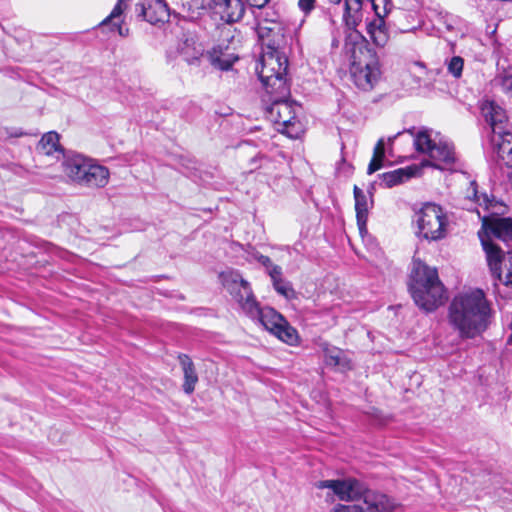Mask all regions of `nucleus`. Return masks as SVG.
<instances>
[{
	"label": "nucleus",
	"mask_w": 512,
	"mask_h": 512,
	"mask_svg": "<svg viewBox=\"0 0 512 512\" xmlns=\"http://www.w3.org/2000/svg\"><path fill=\"white\" fill-rule=\"evenodd\" d=\"M417 171V168L407 167V168H399L387 173H383L380 175L381 183L380 185H383L386 188H391L395 185H398L402 183L403 181L411 178L415 172Z\"/></svg>",
	"instance_id": "b1692460"
},
{
	"label": "nucleus",
	"mask_w": 512,
	"mask_h": 512,
	"mask_svg": "<svg viewBox=\"0 0 512 512\" xmlns=\"http://www.w3.org/2000/svg\"><path fill=\"white\" fill-rule=\"evenodd\" d=\"M464 67V59L460 56H453L447 62L448 72L455 78H460Z\"/></svg>",
	"instance_id": "c85d7f7f"
},
{
	"label": "nucleus",
	"mask_w": 512,
	"mask_h": 512,
	"mask_svg": "<svg viewBox=\"0 0 512 512\" xmlns=\"http://www.w3.org/2000/svg\"><path fill=\"white\" fill-rule=\"evenodd\" d=\"M92 159L80 154H68L63 157L62 167L65 175L73 182L81 184L82 175L87 171Z\"/></svg>",
	"instance_id": "2eb2a0df"
},
{
	"label": "nucleus",
	"mask_w": 512,
	"mask_h": 512,
	"mask_svg": "<svg viewBox=\"0 0 512 512\" xmlns=\"http://www.w3.org/2000/svg\"><path fill=\"white\" fill-rule=\"evenodd\" d=\"M206 58L212 66L220 70H229L238 57L229 53L227 49L223 50L221 47H214L207 52Z\"/></svg>",
	"instance_id": "412c9836"
},
{
	"label": "nucleus",
	"mask_w": 512,
	"mask_h": 512,
	"mask_svg": "<svg viewBox=\"0 0 512 512\" xmlns=\"http://www.w3.org/2000/svg\"><path fill=\"white\" fill-rule=\"evenodd\" d=\"M396 502L381 492L367 491L361 503L356 504V512H396Z\"/></svg>",
	"instance_id": "ddd939ff"
},
{
	"label": "nucleus",
	"mask_w": 512,
	"mask_h": 512,
	"mask_svg": "<svg viewBox=\"0 0 512 512\" xmlns=\"http://www.w3.org/2000/svg\"><path fill=\"white\" fill-rule=\"evenodd\" d=\"M267 273L271 277L272 282L277 281L278 279L282 278V268L278 265L273 264L268 270Z\"/></svg>",
	"instance_id": "72a5a7b5"
},
{
	"label": "nucleus",
	"mask_w": 512,
	"mask_h": 512,
	"mask_svg": "<svg viewBox=\"0 0 512 512\" xmlns=\"http://www.w3.org/2000/svg\"><path fill=\"white\" fill-rule=\"evenodd\" d=\"M314 487L319 490L327 489V496H336L340 501H357L364 498V494L369 491L363 484L355 478L329 479L314 483Z\"/></svg>",
	"instance_id": "1a4fd4ad"
},
{
	"label": "nucleus",
	"mask_w": 512,
	"mask_h": 512,
	"mask_svg": "<svg viewBox=\"0 0 512 512\" xmlns=\"http://www.w3.org/2000/svg\"><path fill=\"white\" fill-rule=\"evenodd\" d=\"M109 170L100 164H97L92 160L88 166L85 174L82 175V182L80 185L88 187H104L109 181Z\"/></svg>",
	"instance_id": "a211bd4d"
},
{
	"label": "nucleus",
	"mask_w": 512,
	"mask_h": 512,
	"mask_svg": "<svg viewBox=\"0 0 512 512\" xmlns=\"http://www.w3.org/2000/svg\"><path fill=\"white\" fill-rule=\"evenodd\" d=\"M204 46L199 42L197 36L192 34L185 35L179 46V53L189 65H197L204 57Z\"/></svg>",
	"instance_id": "dca6fc26"
},
{
	"label": "nucleus",
	"mask_w": 512,
	"mask_h": 512,
	"mask_svg": "<svg viewBox=\"0 0 512 512\" xmlns=\"http://www.w3.org/2000/svg\"><path fill=\"white\" fill-rule=\"evenodd\" d=\"M491 309L481 289L456 295L448 308V323L461 339L481 335L489 324Z\"/></svg>",
	"instance_id": "f03ea898"
},
{
	"label": "nucleus",
	"mask_w": 512,
	"mask_h": 512,
	"mask_svg": "<svg viewBox=\"0 0 512 512\" xmlns=\"http://www.w3.org/2000/svg\"><path fill=\"white\" fill-rule=\"evenodd\" d=\"M210 10L226 24L239 22L245 13L242 0H210Z\"/></svg>",
	"instance_id": "f8f14e48"
},
{
	"label": "nucleus",
	"mask_w": 512,
	"mask_h": 512,
	"mask_svg": "<svg viewBox=\"0 0 512 512\" xmlns=\"http://www.w3.org/2000/svg\"><path fill=\"white\" fill-rule=\"evenodd\" d=\"M257 260L259 263H261L266 271L271 267L273 266V262L271 261V259L268 257V256H265V255H260L257 257Z\"/></svg>",
	"instance_id": "e433bc0d"
},
{
	"label": "nucleus",
	"mask_w": 512,
	"mask_h": 512,
	"mask_svg": "<svg viewBox=\"0 0 512 512\" xmlns=\"http://www.w3.org/2000/svg\"><path fill=\"white\" fill-rule=\"evenodd\" d=\"M329 363L334 365H340L341 364V352H337L335 355L329 356Z\"/></svg>",
	"instance_id": "ea45409f"
},
{
	"label": "nucleus",
	"mask_w": 512,
	"mask_h": 512,
	"mask_svg": "<svg viewBox=\"0 0 512 512\" xmlns=\"http://www.w3.org/2000/svg\"><path fill=\"white\" fill-rule=\"evenodd\" d=\"M418 234L426 240L438 241L446 237L448 218L442 207L425 203L416 214Z\"/></svg>",
	"instance_id": "423d86ee"
},
{
	"label": "nucleus",
	"mask_w": 512,
	"mask_h": 512,
	"mask_svg": "<svg viewBox=\"0 0 512 512\" xmlns=\"http://www.w3.org/2000/svg\"><path fill=\"white\" fill-rule=\"evenodd\" d=\"M219 277L223 287L245 315H254L257 313L258 302L254 296L251 285L238 271L227 270L222 272Z\"/></svg>",
	"instance_id": "0eeeda50"
},
{
	"label": "nucleus",
	"mask_w": 512,
	"mask_h": 512,
	"mask_svg": "<svg viewBox=\"0 0 512 512\" xmlns=\"http://www.w3.org/2000/svg\"><path fill=\"white\" fill-rule=\"evenodd\" d=\"M499 83L506 92H512V71L505 72L499 77Z\"/></svg>",
	"instance_id": "473e14b6"
},
{
	"label": "nucleus",
	"mask_w": 512,
	"mask_h": 512,
	"mask_svg": "<svg viewBox=\"0 0 512 512\" xmlns=\"http://www.w3.org/2000/svg\"><path fill=\"white\" fill-rule=\"evenodd\" d=\"M250 7L261 9L263 8L270 0H246Z\"/></svg>",
	"instance_id": "4c0bfd02"
},
{
	"label": "nucleus",
	"mask_w": 512,
	"mask_h": 512,
	"mask_svg": "<svg viewBox=\"0 0 512 512\" xmlns=\"http://www.w3.org/2000/svg\"><path fill=\"white\" fill-rule=\"evenodd\" d=\"M385 155L384 140L379 139L374 147L373 157L368 165L367 173L369 175L378 171L383 165Z\"/></svg>",
	"instance_id": "a878e982"
},
{
	"label": "nucleus",
	"mask_w": 512,
	"mask_h": 512,
	"mask_svg": "<svg viewBox=\"0 0 512 512\" xmlns=\"http://www.w3.org/2000/svg\"><path fill=\"white\" fill-rule=\"evenodd\" d=\"M413 29H404L403 31L404 32H409V31H412Z\"/></svg>",
	"instance_id": "37998d69"
},
{
	"label": "nucleus",
	"mask_w": 512,
	"mask_h": 512,
	"mask_svg": "<svg viewBox=\"0 0 512 512\" xmlns=\"http://www.w3.org/2000/svg\"><path fill=\"white\" fill-rule=\"evenodd\" d=\"M38 153L46 156L56 155V158L60 156L64 157L65 154L59 144L58 133L51 131L44 134L37 145Z\"/></svg>",
	"instance_id": "4be33fe9"
},
{
	"label": "nucleus",
	"mask_w": 512,
	"mask_h": 512,
	"mask_svg": "<svg viewBox=\"0 0 512 512\" xmlns=\"http://www.w3.org/2000/svg\"><path fill=\"white\" fill-rule=\"evenodd\" d=\"M315 0H299L298 6L305 14L309 13L314 8Z\"/></svg>",
	"instance_id": "f704fd0d"
},
{
	"label": "nucleus",
	"mask_w": 512,
	"mask_h": 512,
	"mask_svg": "<svg viewBox=\"0 0 512 512\" xmlns=\"http://www.w3.org/2000/svg\"><path fill=\"white\" fill-rule=\"evenodd\" d=\"M465 197L480 206H484L486 209L489 207L490 200L486 194H478L476 181H470Z\"/></svg>",
	"instance_id": "bb28decb"
},
{
	"label": "nucleus",
	"mask_w": 512,
	"mask_h": 512,
	"mask_svg": "<svg viewBox=\"0 0 512 512\" xmlns=\"http://www.w3.org/2000/svg\"><path fill=\"white\" fill-rule=\"evenodd\" d=\"M377 1L378 0H371V3L375 14L381 18L382 16ZM380 1L384 2V0ZM362 2L363 0H345L343 19L349 29H355L362 20Z\"/></svg>",
	"instance_id": "f3484780"
},
{
	"label": "nucleus",
	"mask_w": 512,
	"mask_h": 512,
	"mask_svg": "<svg viewBox=\"0 0 512 512\" xmlns=\"http://www.w3.org/2000/svg\"><path fill=\"white\" fill-rule=\"evenodd\" d=\"M409 290L416 305L426 311L435 310L445 299L444 286L437 270L416 259L413 261Z\"/></svg>",
	"instance_id": "7ed1b4c3"
},
{
	"label": "nucleus",
	"mask_w": 512,
	"mask_h": 512,
	"mask_svg": "<svg viewBox=\"0 0 512 512\" xmlns=\"http://www.w3.org/2000/svg\"><path fill=\"white\" fill-rule=\"evenodd\" d=\"M380 75V65L375 58H371L364 65L361 63L353 64L351 69V76L355 85L363 91L372 90L379 81Z\"/></svg>",
	"instance_id": "9b49d317"
},
{
	"label": "nucleus",
	"mask_w": 512,
	"mask_h": 512,
	"mask_svg": "<svg viewBox=\"0 0 512 512\" xmlns=\"http://www.w3.org/2000/svg\"><path fill=\"white\" fill-rule=\"evenodd\" d=\"M368 31L375 45L379 47L385 46L388 41V35L381 27L370 25Z\"/></svg>",
	"instance_id": "c756f323"
},
{
	"label": "nucleus",
	"mask_w": 512,
	"mask_h": 512,
	"mask_svg": "<svg viewBox=\"0 0 512 512\" xmlns=\"http://www.w3.org/2000/svg\"><path fill=\"white\" fill-rule=\"evenodd\" d=\"M136 11L153 25L165 23L170 17L168 5L164 0H143L136 4Z\"/></svg>",
	"instance_id": "4468645a"
},
{
	"label": "nucleus",
	"mask_w": 512,
	"mask_h": 512,
	"mask_svg": "<svg viewBox=\"0 0 512 512\" xmlns=\"http://www.w3.org/2000/svg\"><path fill=\"white\" fill-rule=\"evenodd\" d=\"M330 3L339 4L341 0H328Z\"/></svg>",
	"instance_id": "a19ab883"
},
{
	"label": "nucleus",
	"mask_w": 512,
	"mask_h": 512,
	"mask_svg": "<svg viewBox=\"0 0 512 512\" xmlns=\"http://www.w3.org/2000/svg\"><path fill=\"white\" fill-rule=\"evenodd\" d=\"M23 135H24V133H23V132H17V133H15V136H16V137H20V136H23Z\"/></svg>",
	"instance_id": "79ce46f5"
},
{
	"label": "nucleus",
	"mask_w": 512,
	"mask_h": 512,
	"mask_svg": "<svg viewBox=\"0 0 512 512\" xmlns=\"http://www.w3.org/2000/svg\"><path fill=\"white\" fill-rule=\"evenodd\" d=\"M183 9L192 20L198 19L207 9L210 10V0H184Z\"/></svg>",
	"instance_id": "393cba45"
},
{
	"label": "nucleus",
	"mask_w": 512,
	"mask_h": 512,
	"mask_svg": "<svg viewBox=\"0 0 512 512\" xmlns=\"http://www.w3.org/2000/svg\"><path fill=\"white\" fill-rule=\"evenodd\" d=\"M486 260L492 275L500 280L502 275L501 265L504 261L506 268V284L512 286V253L504 257L502 249L495 244L488 236L479 234Z\"/></svg>",
	"instance_id": "9d476101"
},
{
	"label": "nucleus",
	"mask_w": 512,
	"mask_h": 512,
	"mask_svg": "<svg viewBox=\"0 0 512 512\" xmlns=\"http://www.w3.org/2000/svg\"><path fill=\"white\" fill-rule=\"evenodd\" d=\"M179 363L183 371V391L190 395L194 392L196 384L198 383V375L195 369V365L191 358L186 354H179Z\"/></svg>",
	"instance_id": "6ab92c4d"
},
{
	"label": "nucleus",
	"mask_w": 512,
	"mask_h": 512,
	"mask_svg": "<svg viewBox=\"0 0 512 512\" xmlns=\"http://www.w3.org/2000/svg\"><path fill=\"white\" fill-rule=\"evenodd\" d=\"M481 114L494 134L493 141L498 145L499 155L512 163V134L505 131V110L495 102L486 100L481 104Z\"/></svg>",
	"instance_id": "39448f33"
},
{
	"label": "nucleus",
	"mask_w": 512,
	"mask_h": 512,
	"mask_svg": "<svg viewBox=\"0 0 512 512\" xmlns=\"http://www.w3.org/2000/svg\"><path fill=\"white\" fill-rule=\"evenodd\" d=\"M113 27L117 29V32H118V34H119L120 36H122V37H126V36H128V34H129V29H128V28H123V27L121 26V23H117V22H115V23H113Z\"/></svg>",
	"instance_id": "58836bf2"
},
{
	"label": "nucleus",
	"mask_w": 512,
	"mask_h": 512,
	"mask_svg": "<svg viewBox=\"0 0 512 512\" xmlns=\"http://www.w3.org/2000/svg\"><path fill=\"white\" fill-rule=\"evenodd\" d=\"M274 289L280 294L283 295L286 298H289L291 295H293L294 291L292 289V286L289 282L285 281L284 279H278L277 281L272 282Z\"/></svg>",
	"instance_id": "2f4dec72"
},
{
	"label": "nucleus",
	"mask_w": 512,
	"mask_h": 512,
	"mask_svg": "<svg viewBox=\"0 0 512 512\" xmlns=\"http://www.w3.org/2000/svg\"><path fill=\"white\" fill-rule=\"evenodd\" d=\"M288 59L279 49L267 45L264 49L259 66L256 70L266 92L270 94V106L266 109V116L272 122L282 125V133L294 137L293 127L297 123L296 108L298 106L286 100L289 87L286 82Z\"/></svg>",
	"instance_id": "f257e3e1"
},
{
	"label": "nucleus",
	"mask_w": 512,
	"mask_h": 512,
	"mask_svg": "<svg viewBox=\"0 0 512 512\" xmlns=\"http://www.w3.org/2000/svg\"><path fill=\"white\" fill-rule=\"evenodd\" d=\"M247 316L253 320H258L267 331L277 336L281 341L289 345L297 343L298 333L296 329L275 309L270 307L260 308L259 303H257V313Z\"/></svg>",
	"instance_id": "6e6552de"
},
{
	"label": "nucleus",
	"mask_w": 512,
	"mask_h": 512,
	"mask_svg": "<svg viewBox=\"0 0 512 512\" xmlns=\"http://www.w3.org/2000/svg\"><path fill=\"white\" fill-rule=\"evenodd\" d=\"M331 512H356V504H338L331 510Z\"/></svg>",
	"instance_id": "c9c22d12"
},
{
	"label": "nucleus",
	"mask_w": 512,
	"mask_h": 512,
	"mask_svg": "<svg viewBox=\"0 0 512 512\" xmlns=\"http://www.w3.org/2000/svg\"><path fill=\"white\" fill-rule=\"evenodd\" d=\"M413 136L414 147L417 152L427 154L435 163L431 166L442 169L440 163L445 166H451L456 160L454 146L452 143L443 139L432 138L431 132L427 129H421L414 133L408 130Z\"/></svg>",
	"instance_id": "20e7f679"
},
{
	"label": "nucleus",
	"mask_w": 512,
	"mask_h": 512,
	"mask_svg": "<svg viewBox=\"0 0 512 512\" xmlns=\"http://www.w3.org/2000/svg\"><path fill=\"white\" fill-rule=\"evenodd\" d=\"M491 232L493 236L502 241L508 248L507 254L512 253V219L500 218L491 223Z\"/></svg>",
	"instance_id": "aec40b11"
},
{
	"label": "nucleus",
	"mask_w": 512,
	"mask_h": 512,
	"mask_svg": "<svg viewBox=\"0 0 512 512\" xmlns=\"http://www.w3.org/2000/svg\"><path fill=\"white\" fill-rule=\"evenodd\" d=\"M353 192L355 198L357 225L359 227L360 233H362L366 230V223L368 219V201L363 190L358 186H354Z\"/></svg>",
	"instance_id": "5701e85b"
},
{
	"label": "nucleus",
	"mask_w": 512,
	"mask_h": 512,
	"mask_svg": "<svg viewBox=\"0 0 512 512\" xmlns=\"http://www.w3.org/2000/svg\"><path fill=\"white\" fill-rule=\"evenodd\" d=\"M434 22L438 30L446 29L447 31H450L454 28L456 20L454 16L449 13L439 12L435 16Z\"/></svg>",
	"instance_id": "cd10ccee"
},
{
	"label": "nucleus",
	"mask_w": 512,
	"mask_h": 512,
	"mask_svg": "<svg viewBox=\"0 0 512 512\" xmlns=\"http://www.w3.org/2000/svg\"><path fill=\"white\" fill-rule=\"evenodd\" d=\"M128 0H118L111 13L100 23L101 26L107 25L111 21L120 18L126 8Z\"/></svg>",
	"instance_id": "7c9ffc66"
}]
</instances>
